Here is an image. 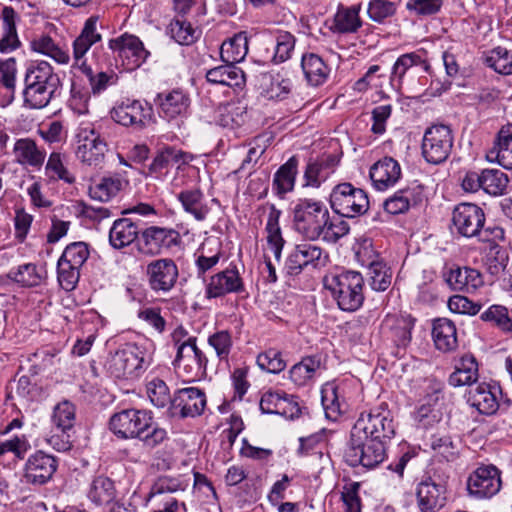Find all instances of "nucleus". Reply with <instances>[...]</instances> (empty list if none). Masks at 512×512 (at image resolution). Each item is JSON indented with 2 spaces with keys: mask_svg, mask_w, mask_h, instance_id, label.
<instances>
[{
  "mask_svg": "<svg viewBox=\"0 0 512 512\" xmlns=\"http://www.w3.org/2000/svg\"><path fill=\"white\" fill-rule=\"evenodd\" d=\"M110 431L119 439H138L146 448L154 449L168 439L166 429L154 422L151 411L124 409L109 420Z\"/></svg>",
  "mask_w": 512,
  "mask_h": 512,
  "instance_id": "f257e3e1",
  "label": "nucleus"
},
{
  "mask_svg": "<svg viewBox=\"0 0 512 512\" xmlns=\"http://www.w3.org/2000/svg\"><path fill=\"white\" fill-rule=\"evenodd\" d=\"M323 284L342 311L355 312L362 307L365 297L361 273L336 270L324 276Z\"/></svg>",
  "mask_w": 512,
  "mask_h": 512,
  "instance_id": "f03ea898",
  "label": "nucleus"
},
{
  "mask_svg": "<svg viewBox=\"0 0 512 512\" xmlns=\"http://www.w3.org/2000/svg\"><path fill=\"white\" fill-rule=\"evenodd\" d=\"M150 364L146 350L136 343H127L111 353L105 362V370L116 379L139 378Z\"/></svg>",
  "mask_w": 512,
  "mask_h": 512,
  "instance_id": "7ed1b4c3",
  "label": "nucleus"
},
{
  "mask_svg": "<svg viewBox=\"0 0 512 512\" xmlns=\"http://www.w3.org/2000/svg\"><path fill=\"white\" fill-rule=\"evenodd\" d=\"M328 208L321 200L300 198L292 208L293 228L304 238L317 240L328 220Z\"/></svg>",
  "mask_w": 512,
  "mask_h": 512,
  "instance_id": "20e7f679",
  "label": "nucleus"
},
{
  "mask_svg": "<svg viewBox=\"0 0 512 512\" xmlns=\"http://www.w3.org/2000/svg\"><path fill=\"white\" fill-rule=\"evenodd\" d=\"M208 358L197 346V337L189 336L182 343L177 341V353L173 361L178 376L186 383L204 379L207 375Z\"/></svg>",
  "mask_w": 512,
  "mask_h": 512,
  "instance_id": "39448f33",
  "label": "nucleus"
},
{
  "mask_svg": "<svg viewBox=\"0 0 512 512\" xmlns=\"http://www.w3.org/2000/svg\"><path fill=\"white\" fill-rule=\"evenodd\" d=\"M395 422L386 402H381L369 412L361 413L351 432L368 436L384 442H390L395 436Z\"/></svg>",
  "mask_w": 512,
  "mask_h": 512,
  "instance_id": "423d86ee",
  "label": "nucleus"
},
{
  "mask_svg": "<svg viewBox=\"0 0 512 512\" xmlns=\"http://www.w3.org/2000/svg\"><path fill=\"white\" fill-rule=\"evenodd\" d=\"M75 156L84 165L101 167L108 152V144L93 123L83 122L75 134Z\"/></svg>",
  "mask_w": 512,
  "mask_h": 512,
  "instance_id": "0eeeda50",
  "label": "nucleus"
},
{
  "mask_svg": "<svg viewBox=\"0 0 512 512\" xmlns=\"http://www.w3.org/2000/svg\"><path fill=\"white\" fill-rule=\"evenodd\" d=\"M387 442L370 438L364 435L350 433L348 448L345 452V461L351 467L359 465L373 469L380 465L387 457Z\"/></svg>",
  "mask_w": 512,
  "mask_h": 512,
  "instance_id": "6e6552de",
  "label": "nucleus"
},
{
  "mask_svg": "<svg viewBox=\"0 0 512 512\" xmlns=\"http://www.w3.org/2000/svg\"><path fill=\"white\" fill-rule=\"evenodd\" d=\"M415 497L419 512H439L447 504L448 478L425 473L415 485Z\"/></svg>",
  "mask_w": 512,
  "mask_h": 512,
  "instance_id": "1a4fd4ad",
  "label": "nucleus"
},
{
  "mask_svg": "<svg viewBox=\"0 0 512 512\" xmlns=\"http://www.w3.org/2000/svg\"><path fill=\"white\" fill-rule=\"evenodd\" d=\"M330 206L341 217L355 218L369 210L368 194L350 182L339 183L330 193Z\"/></svg>",
  "mask_w": 512,
  "mask_h": 512,
  "instance_id": "9d476101",
  "label": "nucleus"
},
{
  "mask_svg": "<svg viewBox=\"0 0 512 512\" xmlns=\"http://www.w3.org/2000/svg\"><path fill=\"white\" fill-rule=\"evenodd\" d=\"M454 143L453 131L448 125L437 124L428 127L422 139V156L430 164H441L451 154Z\"/></svg>",
  "mask_w": 512,
  "mask_h": 512,
  "instance_id": "9b49d317",
  "label": "nucleus"
},
{
  "mask_svg": "<svg viewBox=\"0 0 512 512\" xmlns=\"http://www.w3.org/2000/svg\"><path fill=\"white\" fill-rule=\"evenodd\" d=\"M187 484L178 477L161 476L151 486L149 499L156 506L151 512H186V505L173 494L184 491Z\"/></svg>",
  "mask_w": 512,
  "mask_h": 512,
  "instance_id": "f8f14e48",
  "label": "nucleus"
},
{
  "mask_svg": "<svg viewBox=\"0 0 512 512\" xmlns=\"http://www.w3.org/2000/svg\"><path fill=\"white\" fill-rule=\"evenodd\" d=\"M153 112L147 101L126 99L113 107L110 114L116 123L140 131L152 121Z\"/></svg>",
  "mask_w": 512,
  "mask_h": 512,
  "instance_id": "ddd939ff",
  "label": "nucleus"
},
{
  "mask_svg": "<svg viewBox=\"0 0 512 512\" xmlns=\"http://www.w3.org/2000/svg\"><path fill=\"white\" fill-rule=\"evenodd\" d=\"M58 468V459L42 450L31 454L23 468L21 481L34 487L47 484Z\"/></svg>",
  "mask_w": 512,
  "mask_h": 512,
  "instance_id": "4468645a",
  "label": "nucleus"
},
{
  "mask_svg": "<svg viewBox=\"0 0 512 512\" xmlns=\"http://www.w3.org/2000/svg\"><path fill=\"white\" fill-rule=\"evenodd\" d=\"M154 103L159 117L168 122L182 121L190 115L191 98L189 93L181 88L158 93Z\"/></svg>",
  "mask_w": 512,
  "mask_h": 512,
  "instance_id": "2eb2a0df",
  "label": "nucleus"
},
{
  "mask_svg": "<svg viewBox=\"0 0 512 512\" xmlns=\"http://www.w3.org/2000/svg\"><path fill=\"white\" fill-rule=\"evenodd\" d=\"M108 47L122 61L125 69L131 71L140 67L150 55L139 37L128 33L110 39Z\"/></svg>",
  "mask_w": 512,
  "mask_h": 512,
  "instance_id": "dca6fc26",
  "label": "nucleus"
},
{
  "mask_svg": "<svg viewBox=\"0 0 512 512\" xmlns=\"http://www.w3.org/2000/svg\"><path fill=\"white\" fill-rule=\"evenodd\" d=\"M145 275L153 292L167 294L178 281L179 269L172 258H159L147 264Z\"/></svg>",
  "mask_w": 512,
  "mask_h": 512,
  "instance_id": "f3484780",
  "label": "nucleus"
},
{
  "mask_svg": "<svg viewBox=\"0 0 512 512\" xmlns=\"http://www.w3.org/2000/svg\"><path fill=\"white\" fill-rule=\"evenodd\" d=\"M326 259L327 255L321 247L307 242L297 244L285 261L284 272L287 276L295 277L308 267L316 268L324 264Z\"/></svg>",
  "mask_w": 512,
  "mask_h": 512,
  "instance_id": "a211bd4d",
  "label": "nucleus"
},
{
  "mask_svg": "<svg viewBox=\"0 0 512 512\" xmlns=\"http://www.w3.org/2000/svg\"><path fill=\"white\" fill-rule=\"evenodd\" d=\"M206 404L203 390L196 387L183 388L175 392L168 413L172 418L196 417L204 412Z\"/></svg>",
  "mask_w": 512,
  "mask_h": 512,
  "instance_id": "6ab92c4d",
  "label": "nucleus"
},
{
  "mask_svg": "<svg viewBox=\"0 0 512 512\" xmlns=\"http://www.w3.org/2000/svg\"><path fill=\"white\" fill-rule=\"evenodd\" d=\"M452 224L461 236L476 237L485 224V213L474 203H460L453 209Z\"/></svg>",
  "mask_w": 512,
  "mask_h": 512,
  "instance_id": "aec40b11",
  "label": "nucleus"
},
{
  "mask_svg": "<svg viewBox=\"0 0 512 512\" xmlns=\"http://www.w3.org/2000/svg\"><path fill=\"white\" fill-rule=\"evenodd\" d=\"M502 486L501 472L494 465H483L473 471L467 480V490L477 498H490Z\"/></svg>",
  "mask_w": 512,
  "mask_h": 512,
  "instance_id": "412c9836",
  "label": "nucleus"
},
{
  "mask_svg": "<svg viewBox=\"0 0 512 512\" xmlns=\"http://www.w3.org/2000/svg\"><path fill=\"white\" fill-rule=\"evenodd\" d=\"M181 243L178 231L170 228L150 226L141 230L139 249L148 255H158L164 249H171Z\"/></svg>",
  "mask_w": 512,
  "mask_h": 512,
  "instance_id": "4be33fe9",
  "label": "nucleus"
},
{
  "mask_svg": "<svg viewBox=\"0 0 512 512\" xmlns=\"http://www.w3.org/2000/svg\"><path fill=\"white\" fill-rule=\"evenodd\" d=\"M415 321L410 314H387L382 321L381 330L395 346L405 348L411 342Z\"/></svg>",
  "mask_w": 512,
  "mask_h": 512,
  "instance_id": "5701e85b",
  "label": "nucleus"
},
{
  "mask_svg": "<svg viewBox=\"0 0 512 512\" xmlns=\"http://www.w3.org/2000/svg\"><path fill=\"white\" fill-rule=\"evenodd\" d=\"M245 291L243 280L235 264H230L226 269L214 274L206 287V297L218 298L230 293H242Z\"/></svg>",
  "mask_w": 512,
  "mask_h": 512,
  "instance_id": "b1692460",
  "label": "nucleus"
},
{
  "mask_svg": "<svg viewBox=\"0 0 512 512\" xmlns=\"http://www.w3.org/2000/svg\"><path fill=\"white\" fill-rule=\"evenodd\" d=\"M372 252L363 248L357 255L362 265L368 268L371 288L375 291H385L391 285L392 270L379 255H370Z\"/></svg>",
  "mask_w": 512,
  "mask_h": 512,
  "instance_id": "393cba45",
  "label": "nucleus"
},
{
  "mask_svg": "<svg viewBox=\"0 0 512 512\" xmlns=\"http://www.w3.org/2000/svg\"><path fill=\"white\" fill-rule=\"evenodd\" d=\"M103 28L99 15H92L86 19L80 34L73 41V58L75 64L85 60L84 56L95 44L102 41L100 29Z\"/></svg>",
  "mask_w": 512,
  "mask_h": 512,
  "instance_id": "a878e982",
  "label": "nucleus"
},
{
  "mask_svg": "<svg viewBox=\"0 0 512 512\" xmlns=\"http://www.w3.org/2000/svg\"><path fill=\"white\" fill-rule=\"evenodd\" d=\"M443 278L454 291L475 292L483 285L481 273L470 267L455 266L443 272Z\"/></svg>",
  "mask_w": 512,
  "mask_h": 512,
  "instance_id": "bb28decb",
  "label": "nucleus"
},
{
  "mask_svg": "<svg viewBox=\"0 0 512 512\" xmlns=\"http://www.w3.org/2000/svg\"><path fill=\"white\" fill-rule=\"evenodd\" d=\"M340 159L337 155H323L309 162L304 171V187L319 188L334 173Z\"/></svg>",
  "mask_w": 512,
  "mask_h": 512,
  "instance_id": "cd10ccee",
  "label": "nucleus"
},
{
  "mask_svg": "<svg viewBox=\"0 0 512 512\" xmlns=\"http://www.w3.org/2000/svg\"><path fill=\"white\" fill-rule=\"evenodd\" d=\"M401 177V166L397 160L392 157H384L378 160L370 168V178L373 186L384 191L394 186Z\"/></svg>",
  "mask_w": 512,
  "mask_h": 512,
  "instance_id": "c85d7f7f",
  "label": "nucleus"
},
{
  "mask_svg": "<svg viewBox=\"0 0 512 512\" xmlns=\"http://www.w3.org/2000/svg\"><path fill=\"white\" fill-rule=\"evenodd\" d=\"M424 199L423 187L420 185L409 186L396 191L387 198L383 207L391 215H398L407 212L410 207L420 204Z\"/></svg>",
  "mask_w": 512,
  "mask_h": 512,
  "instance_id": "c756f323",
  "label": "nucleus"
},
{
  "mask_svg": "<svg viewBox=\"0 0 512 512\" xmlns=\"http://www.w3.org/2000/svg\"><path fill=\"white\" fill-rule=\"evenodd\" d=\"M486 159L512 169V124L502 126L497 132L493 146L486 152Z\"/></svg>",
  "mask_w": 512,
  "mask_h": 512,
  "instance_id": "7c9ffc66",
  "label": "nucleus"
},
{
  "mask_svg": "<svg viewBox=\"0 0 512 512\" xmlns=\"http://www.w3.org/2000/svg\"><path fill=\"white\" fill-rule=\"evenodd\" d=\"M140 221L128 217L116 219L109 230V244L117 250L131 245L140 238Z\"/></svg>",
  "mask_w": 512,
  "mask_h": 512,
  "instance_id": "2f4dec72",
  "label": "nucleus"
},
{
  "mask_svg": "<svg viewBox=\"0 0 512 512\" xmlns=\"http://www.w3.org/2000/svg\"><path fill=\"white\" fill-rule=\"evenodd\" d=\"M300 66L307 85L315 88L324 85L331 72L322 57L313 52H306L302 55Z\"/></svg>",
  "mask_w": 512,
  "mask_h": 512,
  "instance_id": "473e14b6",
  "label": "nucleus"
},
{
  "mask_svg": "<svg viewBox=\"0 0 512 512\" xmlns=\"http://www.w3.org/2000/svg\"><path fill=\"white\" fill-rule=\"evenodd\" d=\"M24 84L46 85L48 89L58 91L61 86L59 75L47 61L30 62L24 74Z\"/></svg>",
  "mask_w": 512,
  "mask_h": 512,
  "instance_id": "72a5a7b5",
  "label": "nucleus"
},
{
  "mask_svg": "<svg viewBox=\"0 0 512 512\" xmlns=\"http://www.w3.org/2000/svg\"><path fill=\"white\" fill-rule=\"evenodd\" d=\"M345 390L344 383L326 384L322 389L321 401L328 419L337 420L342 413L346 412L348 403Z\"/></svg>",
  "mask_w": 512,
  "mask_h": 512,
  "instance_id": "f704fd0d",
  "label": "nucleus"
},
{
  "mask_svg": "<svg viewBox=\"0 0 512 512\" xmlns=\"http://www.w3.org/2000/svg\"><path fill=\"white\" fill-rule=\"evenodd\" d=\"M176 198L181 203L183 210L196 221L203 222L207 219L211 208L199 188L184 189L177 193Z\"/></svg>",
  "mask_w": 512,
  "mask_h": 512,
  "instance_id": "c9c22d12",
  "label": "nucleus"
},
{
  "mask_svg": "<svg viewBox=\"0 0 512 512\" xmlns=\"http://www.w3.org/2000/svg\"><path fill=\"white\" fill-rule=\"evenodd\" d=\"M298 163V158L292 156L275 172L272 191L278 198L284 199L287 193L293 191L298 174Z\"/></svg>",
  "mask_w": 512,
  "mask_h": 512,
  "instance_id": "e433bc0d",
  "label": "nucleus"
},
{
  "mask_svg": "<svg viewBox=\"0 0 512 512\" xmlns=\"http://www.w3.org/2000/svg\"><path fill=\"white\" fill-rule=\"evenodd\" d=\"M13 153L18 164L37 169L42 167L46 158V151L39 148L31 138L18 139L14 144Z\"/></svg>",
  "mask_w": 512,
  "mask_h": 512,
  "instance_id": "4c0bfd02",
  "label": "nucleus"
},
{
  "mask_svg": "<svg viewBox=\"0 0 512 512\" xmlns=\"http://www.w3.org/2000/svg\"><path fill=\"white\" fill-rule=\"evenodd\" d=\"M432 338L439 351L451 352L458 347L456 326L448 318H437L433 321Z\"/></svg>",
  "mask_w": 512,
  "mask_h": 512,
  "instance_id": "58836bf2",
  "label": "nucleus"
},
{
  "mask_svg": "<svg viewBox=\"0 0 512 512\" xmlns=\"http://www.w3.org/2000/svg\"><path fill=\"white\" fill-rule=\"evenodd\" d=\"M207 82L215 85L242 88L245 85V74L239 67L225 63L206 72Z\"/></svg>",
  "mask_w": 512,
  "mask_h": 512,
  "instance_id": "ea45409f",
  "label": "nucleus"
},
{
  "mask_svg": "<svg viewBox=\"0 0 512 512\" xmlns=\"http://www.w3.org/2000/svg\"><path fill=\"white\" fill-rule=\"evenodd\" d=\"M467 402L483 415H492L499 408L495 393L492 392L491 386L485 382L469 389Z\"/></svg>",
  "mask_w": 512,
  "mask_h": 512,
  "instance_id": "a19ab883",
  "label": "nucleus"
},
{
  "mask_svg": "<svg viewBox=\"0 0 512 512\" xmlns=\"http://www.w3.org/2000/svg\"><path fill=\"white\" fill-rule=\"evenodd\" d=\"M87 497L97 506L113 503L117 497L115 482L103 474L94 476L89 484Z\"/></svg>",
  "mask_w": 512,
  "mask_h": 512,
  "instance_id": "79ce46f5",
  "label": "nucleus"
},
{
  "mask_svg": "<svg viewBox=\"0 0 512 512\" xmlns=\"http://www.w3.org/2000/svg\"><path fill=\"white\" fill-rule=\"evenodd\" d=\"M359 12L358 5L344 6L340 4L334 15L333 31L340 34L356 33L362 26Z\"/></svg>",
  "mask_w": 512,
  "mask_h": 512,
  "instance_id": "37998d69",
  "label": "nucleus"
},
{
  "mask_svg": "<svg viewBox=\"0 0 512 512\" xmlns=\"http://www.w3.org/2000/svg\"><path fill=\"white\" fill-rule=\"evenodd\" d=\"M16 18L17 13L13 7H3L1 12L3 32L0 37V51L2 53L12 52L20 45L16 30Z\"/></svg>",
  "mask_w": 512,
  "mask_h": 512,
  "instance_id": "c03bdc74",
  "label": "nucleus"
},
{
  "mask_svg": "<svg viewBox=\"0 0 512 512\" xmlns=\"http://www.w3.org/2000/svg\"><path fill=\"white\" fill-rule=\"evenodd\" d=\"M478 363L474 356L464 355L455 370L450 374L448 383L452 387L472 385L478 379Z\"/></svg>",
  "mask_w": 512,
  "mask_h": 512,
  "instance_id": "a18cd8bd",
  "label": "nucleus"
},
{
  "mask_svg": "<svg viewBox=\"0 0 512 512\" xmlns=\"http://www.w3.org/2000/svg\"><path fill=\"white\" fill-rule=\"evenodd\" d=\"M321 366L322 359L320 355L316 354L303 357L300 362L291 367L289 377L294 384L303 386L314 378Z\"/></svg>",
  "mask_w": 512,
  "mask_h": 512,
  "instance_id": "49530a36",
  "label": "nucleus"
},
{
  "mask_svg": "<svg viewBox=\"0 0 512 512\" xmlns=\"http://www.w3.org/2000/svg\"><path fill=\"white\" fill-rule=\"evenodd\" d=\"M415 66L428 67L427 62L416 52L406 53L398 57L390 73V83L393 87L400 88L405 74Z\"/></svg>",
  "mask_w": 512,
  "mask_h": 512,
  "instance_id": "de8ad7c7",
  "label": "nucleus"
},
{
  "mask_svg": "<svg viewBox=\"0 0 512 512\" xmlns=\"http://www.w3.org/2000/svg\"><path fill=\"white\" fill-rule=\"evenodd\" d=\"M31 49L52 58L59 64H67L70 55L67 50L60 47L49 35L41 34L30 42Z\"/></svg>",
  "mask_w": 512,
  "mask_h": 512,
  "instance_id": "09e8293b",
  "label": "nucleus"
},
{
  "mask_svg": "<svg viewBox=\"0 0 512 512\" xmlns=\"http://www.w3.org/2000/svg\"><path fill=\"white\" fill-rule=\"evenodd\" d=\"M45 273L46 271L39 270L35 264L25 263L12 268L7 277L22 287H36L46 278Z\"/></svg>",
  "mask_w": 512,
  "mask_h": 512,
  "instance_id": "8fccbe9b",
  "label": "nucleus"
},
{
  "mask_svg": "<svg viewBox=\"0 0 512 512\" xmlns=\"http://www.w3.org/2000/svg\"><path fill=\"white\" fill-rule=\"evenodd\" d=\"M248 53V40L244 33L224 41L220 47L223 62L235 64L242 61Z\"/></svg>",
  "mask_w": 512,
  "mask_h": 512,
  "instance_id": "3c124183",
  "label": "nucleus"
},
{
  "mask_svg": "<svg viewBox=\"0 0 512 512\" xmlns=\"http://www.w3.org/2000/svg\"><path fill=\"white\" fill-rule=\"evenodd\" d=\"M45 176L51 182L62 181L69 185L76 182V177L64 164V155L56 151L50 153L48 157L45 165Z\"/></svg>",
  "mask_w": 512,
  "mask_h": 512,
  "instance_id": "603ef678",
  "label": "nucleus"
},
{
  "mask_svg": "<svg viewBox=\"0 0 512 512\" xmlns=\"http://www.w3.org/2000/svg\"><path fill=\"white\" fill-rule=\"evenodd\" d=\"M56 92V90L48 89L46 85L27 86L24 84L23 105L29 109H42L48 106Z\"/></svg>",
  "mask_w": 512,
  "mask_h": 512,
  "instance_id": "864d4df0",
  "label": "nucleus"
},
{
  "mask_svg": "<svg viewBox=\"0 0 512 512\" xmlns=\"http://www.w3.org/2000/svg\"><path fill=\"white\" fill-rule=\"evenodd\" d=\"M509 262L507 249L502 245L485 247L484 266L494 278H499Z\"/></svg>",
  "mask_w": 512,
  "mask_h": 512,
  "instance_id": "5fc2aeb1",
  "label": "nucleus"
},
{
  "mask_svg": "<svg viewBox=\"0 0 512 512\" xmlns=\"http://www.w3.org/2000/svg\"><path fill=\"white\" fill-rule=\"evenodd\" d=\"M481 320L491 323L505 334L512 333V310L506 306L494 304L480 316Z\"/></svg>",
  "mask_w": 512,
  "mask_h": 512,
  "instance_id": "6e6d98bb",
  "label": "nucleus"
},
{
  "mask_svg": "<svg viewBox=\"0 0 512 512\" xmlns=\"http://www.w3.org/2000/svg\"><path fill=\"white\" fill-rule=\"evenodd\" d=\"M123 188V181L118 175L103 177L98 183L89 187L91 198L105 202L115 197Z\"/></svg>",
  "mask_w": 512,
  "mask_h": 512,
  "instance_id": "4d7b16f0",
  "label": "nucleus"
},
{
  "mask_svg": "<svg viewBox=\"0 0 512 512\" xmlns=\"http://www.w3.org/2000/svg\"><path fill=\"white\" fill-rule=\"evenodd\" d=\"M485 64L501 75H512V50L497 46L487 52Z\"/></svg>",
  "mask_w": 512,
  "mask_h": 512,
  "instance_id": "13d9d810",
  "label": "nucleus"
},
{
  "mask_svg": "<svg viewBox=\"0 0 512 512\" xmlns=\"http://www.w3.org/2000/svg\"><path fill=\"white\" fill-rule=\"evenodd\" d=\"M171 37L180 45H191L199 37V32L193 28L184 15L178 14L169 25Z\"/></svg>",
  "mask_w": 512,
  "mask_h": 512,
  "instance_id": "bf43d9fd",
  "label": "nucleus"
},
{
  "mask_svg": "<svg viewBox=\"0 0 512 512\" xmlns=\"http://www.w3.org/2000/svg\"><path fill=\"white\" fill-rule=\"evenodd\" d=\"M76 65L87 76L94 94L103 92L107 87L114 85L117 81V75L113 71H99L94 73L92 68L86 63V60L80 61Z\"/></svg>",
  "mask_w": 512,
  "mask_h": 512,
  "instance_id": "052dcab7",
  "label": "nucleus"
},
{
  "mask_svg": "<svg viewBox=\"0 0 512 512\" xmlns=\"http://www.w3.org/2000/svg\"><path fill=\"white\" fill-rule=\"evenodd\" d=\"M146 393L152 403L157 408H164L168 404L172 405L173 397L164 380L158 377L147 378Z\"/></svg>",
  "mask_w": 512,
  "mask_h": 512,
  "instance_id": "680f3d73",
  "label": "nucleus"
},
{
  "mask_svg": "<svg viewBox=\"0 0 512 512\" xmlns=\"http://www.w3.org/2000/svg\"><path fill=\"white\" fill-rule=\"evenodd\" d=\"M482 190L489 195L504 194L509 183L508 176L499 169L482 170Z\"/></svg>",
  "mask_w": 512,
  "mask_h": 512,
  "instance_id": "e2e57ef3",
  "label": "nucleus"
},
{
  "mask_svg": "<svg viewBox=\"0 0 512 512\" xmlns=\"http://www.w3.org/2000/svg\"><path fill=\"white\" fill-rule=\"evenodd\" d=\"M76 408L73 403L63 400L54 407L52 415V423L56 430L65 431L72 430L75 423Z\"/></svg>",
  "mask_w": 512,
  "mask_h": 512,
  "instance_id": "0e129e2a",
  "label": "nucleus"
},
{
  "mask_svg": "<svg viewBox=\"0 0 512 512\" xmlns=\"http://www.w3.org/2000/svg\"><path fill=\"white\" fill-rule=\"evenodd\" d=\"M296 44V38L288 31H278L275 35L273 62L280 64L291 58Z\"/></svg>",
  "mask_w": 512,
  "mask_h": 512,
  "instance_id": "69168bd1",
  "label": "nucleus"
},
{
  "mask_svg": "<svg viewBox=\"0 0 512 512\" xmlns=\"http://www.w3.org/2000/svg\"><path fill=\"white\" fill-rule=\"evenodd\" d=\"M207 342L211 346L220 361H228L233 348V339L228 330H218L209 335Z\"/></svg>",
  "mask_w": 512,
  "mask_h": 512,
  "instance_id": "338daca9",
  "label": "nucleus"
},
{
  "mask_svg": "<svg viewBox=\"0 0 512 512\" xmlns=\"http://www.w3.org/2000/svg\"><path fill=\"white\" fill-rule=\"evenodd\" d=\"M397 11V3L389 0H371L368 5L369 18L377 23L389 21Z\"/></svg>",
  "mask_w": 512,
  "mask_h": 512,
  "instance_id": "774afa93",
  "label": "nucleus"
}]
</instances>
